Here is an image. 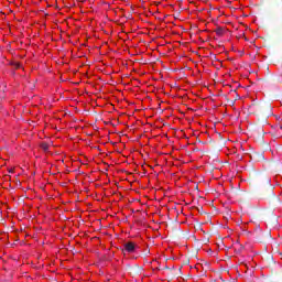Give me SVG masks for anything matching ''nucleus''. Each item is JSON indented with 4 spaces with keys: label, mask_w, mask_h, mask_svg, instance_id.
<instances>
[{
    "label": "nucleus",
    "mask_w": 282,
    "mask_h": 282,
    "mask_svg": "<svg viewBox=\"0 0 282 282\" xmlns=\"http://www.w3.org/2000/svg\"><path fill=\"white\" fill-rule=\"evenodd\" d=\"M135 250H138V246H135V242L129 241L123 245L122 252L123 254H133Z\"/></svg>",
    "instance_id": "1"
}]
</instances>
